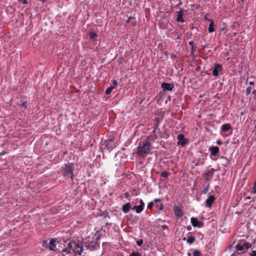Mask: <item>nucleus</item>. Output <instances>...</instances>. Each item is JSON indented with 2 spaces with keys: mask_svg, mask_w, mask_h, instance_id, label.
<instances>
[{
  "mask_svg": "<svg viewBox=\"0 0 256 256\" xmlns=\"http://www.w3.org/2000/svg\"><path fill=\"white\" fill-rule=\"evenodd\" d=\"M72 251L74 256H81L84 250L82 244L78 242L70 241L68 244L67 247L62 250V253L66 252V254H70Z\"/></svg>",
  "mask_w": 256,
  "mask_h": 256,
  "instance_id": "nucleus-1",
  "label": "nucleus"
},
{
  "mask_svg": "<svg viewBox=\"0 0 256 256\" xmlns=\"http://www.w3.org/2000/svg\"><path fill=\"white\" fill-rule=\"evenodd\" d=\"M151 143L148 140L140 143L137 148V154L142 158H146L150 152Z\"/></svg>",
  "mask_w": 256,
  "mask_h": 256,
  "instance_id": "nucleus-2",
  "label": "nucleus"
},
{
  "mask_svg": "<svg viewBox=\"0 0 256 256\" xmlns=\"http://www.w3.org/2000/svg\"><path fill=\"white\" fill-rule=\"evenodd\" d=\"M74 168V164H64V176H70L72 179V177L74 176L73 172Z\"/></svg>",
  "mask_w": 256,
  "mask_h": 256,
  "instance_id": "nucleus-3",
  "label": "nucleus"
},
{
  "mask_svg": "<svg viewBox=\"0 0 256 256\" xmlns=\"http://www.w3.org/2000/svg\"><path fill=\"white\" fill-rule=\"evenodd\" d=\"M84 246L88 249H89L90 250H93L96 249L98 244V242L92 241L84 242Z\"/></svg>",
  "mask_w": 256,
  "mask_h": 256,
  "instance_id": "nucleus-4",
  "label": "nucleus"
},
{
  "mask_svg": "<svg viewBox=\"0 0 256 256\" xmlns=\"http://www.w3.org/2000/svg\"><path fill=\"white\" fill-rule=\"evenodd\" d=\"M178 142L177 144L184 147L186 144H188V140L185 138L184 136L182 134H179L178 136Z\"/></svg>",
  "mask_w": 256,
  "mask_h": 256,
  "instance_id": "nucleus-5",
  "label": "nucleus"
},
{
  "mask_svg": "<svg viewBox=\"0 0 256 256\" xmlns=\"http://www.w3.org/2000/svg\"><path fill=\"white\" fill-rule=\"evenodd\" d=\"M190 220L194 227L202 228L204 225V223L202 221L198 220L196 218H192Z\"/></svg>",
  "mask_w": 256,
  "mask_h": 256,
  "instance_id": "nucleus-6",
  "label": "nucleus"
},
{
  "mask_svg": "<svg viewBox=\"0 0 256 256\" xmlns=\"http://www.w3.org/2000/svg\"><path fill=\"white\" fill-rule=\"evenodd\" d=\"M186 10L183 8H181L179 11L177 12V18H176V20L178 22H184V20L183 18L184 14Z\"/></svg>",
  "mask_w": 256,
  "mask_h": 256,
  "instance_id": "nucleus-7",
  "label": "nucleus"
},
{
  "mask_svg": "<svg viewBox=\"0 0 256 256\" xmlns=\"http://www.w3.org/2000/svg\"><path fill=\"white\" fill-rule=\"evenodd\" d=\"M161 87L164 91H172L174 88V85L172 84L163 82Z\"/></svg>",
  "mask_w": 256,
  "mask_h": 256,
  "instance_id": "nucleus-8",
  "label": "nucleus"
},
{
  "mask_svg": "<svg viewBox=\"0 0 256 256\" xmlns=\"http://www.w3.org/2000/svg\"><path fill=\"white\" fill-rule=\"evenodd\" d=\"M222 70V66L220 64H216L212 70V74L214 76H216L218 75V72Z\"/></svg>",
  "mask_w": 256,
  "mask_h": 256,
  "instance_id": "nucleus-9",
  "label": "nucleus"
},
{
  "mask_svg": "<svg viewBox=\"0 0 256 256\" xmlns=\"http://www.w3.org/2000/svg\"><path fill=\"white\" fill-rule=\"evenodd\" d=\"M214 200L215 197L214 196H210L206 200V206L208 208H210L212 204L214 202Z\"/></svg>",
  "mask_w": 256,
  "mask_h": 256,
  "instance_id": "nucleus-10",
  "label": "nucleus"
},
{
  "mask_svg": "<svg viewBox=\"0 0 256 256\" xmlns=\"http://www.w3.org/2000/svg\"><path fill=\"white\" fill-rule=\"evenodd\" d=\"M210 156H216L219 153V148L218 146H211L209 148Z\"/></svg>",
  "mask_w": 256,
  "mask_h": 256,
  "instance_id": "nucleus-11",
  "label": "nucleus"
},
{
  "mask_svg": "<svg viewBox=\"0 0 256 256\" xmlns=\"http://www.w3.org/2000/svg\"><path fill=\"white\" fill-rule=\"evenodd\" d=\"M174 213L175 216L178 218H180L184 215V212L182 209L179 207H176L174 210Z\"/></svg>",
  "mask_w": 256,
  "mask_h": 256,
  "instance_id": "nucleus-12",
  "label": "nucleus"
},
{
  "mask_svg": "<svg viewBox=\"0 0 256 256\" xmlns=\"http://www.w3.org/2000/svg\"><path fill=\"white\" fill-rule=\"evenodd\" d=\"M131 204L130 202L126 203V204H124L122 206V210L124 213L127 214L128 213L130 209L131 208Z\"/></svg>",
  "mask_w": 256,
  "mask_h": 256,
  "instance_id": "nucleus-13",
  "label": "nucleus"
},
{
  "mask_svg": "<svg viewBox=\"0 0 256 256\" xmlns=\"http://www.w3.org/2000/svg\"><path fill=\"white\" fill-rule=\"evenodd\" d=\"M107 146L108 149L110 150H112L116 146V144L114 142V139H111L108 140L107 142Z\"/></svg>",
  "mask_w": 256,
  "mask_h": 256,
  "instance_id": "nucleus-14",
  "label": "nucleus"
},
{
  "mask_svg": "<svg viewBox=\"0 0 256 256\" xmlns=\"http://www.w3.org/2000/svg\"><path fill=\"white\" fill-rule=\"evenodd\" d=\"M56 240L54 239V238H52L50 242H49V244H50V249L51 250H54V251H56Z\"/></svg>",
  "mask_w": 256,
  "mask_h": 256,
  "instance_id": "nucleus-15",
  "label": "nucleus"
},
{
  "mask_svg": "<svg viewBox=\"0 0 256 256\" xmlns=\"http://www.w3.org/2000/svg\"><path fill=\"white\" fill-rule=\"evenodd\" d=\"M232 129V126L229 124H226L222 126L221 130L224 132H226Z\"/></svg>",
  "mask_w": 256,
  "mask_h": 256,
  "instance_id": "nucleus-16",
  "label": "nucleus"
},
{
  "mask_svg": "<svg viewBox=\"0 0 256 256\" xmlns=\"http://www.w3.org/2000/svg\"><path fill=\"white\" fill-rule=\"evenodd\" d=\"M210 22V24L209 27L208 28V30L209 32H212L215 30V28L214 27V22L212 20H208Z\"/></svg>",
  "mask_w": 256,
  "mask_h": 256,
  "instance_id": "nucleus-17",
  "label": "nucleus"
},
{
  "mask_svg": "<svg viewBox=\"0 0 256 256\" xmlns=\"http://www.w3.org/2000/svg\"><path fill=\"white\" fill-rule=\"evenodd\" d=\"M89 36L90 39L92 40L93 41H96L97 40V38L98 35L96 34L94 32H92L89 33Z\"/></svg>",
  "mask_w": 256,
  "mask_h": 256,
  "instance_id": "nucleus-18",
  "label": "nucleus"
},
{
  "mask_svg": "<svg viewBox=\"0 0 256 256\" xmlns=\"http://www.w3.org/2000/svg\"><path fill=\"white\" fill-rule=\"evenodd\" d=\"M132 209L135 210L136 212L138 214H139L142 211L144 208L142 206L139 205L138 206H134L132 208Z\"/></svg>",
  "mask_w": 256,
  "mask_h": 256,
  "instance_id": "nucleus-19",
  "label": "nucleus"
},
{
  "mask_svg": "<svg viewBox=\"0 0 256 256\" xmlns=\"http://www.w3.org/2000/svg\"><path fill=\"white\" fill-rule=\"evenodd\" d=\"M212 176V173L210 170H207L206 172L204 174V176L206 178V180L208 181V177Z\"/></svg>",
  "mask_w": 256,
  "mask_h": 256,
  "instance_id": "nucleus-20",
  "label": "nucleus"
},
{
  "mask_svg": "<svg viewBox=\"0 0 256 256\" xmlns=\"http://www.w3.org/2000/svg\"><path fill=\"white\" fill-rule=\"evenodd\" d=\"M195 240H196V239H195L194 237L192 236H189L187 238L186 242L189 244H192L194 242Z\"/></svg>",
  "mask_w": 256,
  "mask_h": 256,
  "instance_id": "nucleus-21",
  "label": "nucleus"
},
{
  "mask_svg": "<svg viewBox=\"0 0 256 256\" xmlns=\"http://www.w3.org/2000/svg\"><path fill=\"white\" fill-rule=\"evenodd\" d=\"M242 246H243L244 250V249L248 250V248H251L252 244H250V243H248V242H244L242 244Z\"/></svg>",
  "mask_w": 256,
  "mask_h": 256,
  "instance_id": "nucleus-22",
  "label": "nucleus"
},
{
  "mask_svg": "<svg viewBox=\"0 0 256 256\" xmlns=\"http://www.w3.org/2000/svg\"><path fill=\"white\" fill-rule=\"evenodd\" d=\"M169 174H170L167 172L164 171L161 172L160 176L164 178H167Z\"/></svg>",
  "mask_w": 256,
  "mask_h": 256,
  "instance_id": "nucleus-23",
  "label": "nucleus"
},
{
  "mask_svg": "<svg viewBox=\"0 0 256 256\" xmlns=\"http://www.w3.org/2000/svg\"><path fill=\"white\" fill-rule=\"evenodd\" d=\"M156 206L160 210H162L164 209L163 204L162 202L158 203L156 205Z\"/></svg>",
  "mask_w": 256,
  "mask_h": 256,
  "instance_id": "nucleus-24",
  "label": "nucleus"
},
{
  "mask_svg": "<svg viewBox=\"0 0 256 256\" xmlns=\"http://www.w3.org/2000/svg\"><path fill=\"white\" fill-rule=\"evenodd\" d=\"M114 88V86H110L108 88L106 92H105V94H110V92H112V90Z\"/></svg>",
  "mask_w": 256,
  "mask_h": 256,
  "instance_id": "nucleus-25",
  "label": "nucleus"
},
{
  "mask_svg": "<svg viewBox=\"0 0 256 256\" xmlns=\"http://www.w3.org/2000/svg\"><path fill=\"white\" fill-rule=\"evenodd\" d=\"M130 256H142V254L138 252H133L130 254Z\"/></svg>",
  "mask_w": 256,
  "mask_h": 256,
  "instance_id": "nucleus-26",
  "label": "nucleus"
},
{
  "mask_svg": "<svg viewBox=\"0 0 256 256\" xmlns=\"http://www.w3.org/2000/svg\"><path fill=\"white\" fill-rule=\"evenodd\" d=\"M236 248L238 250H242L244 249V248L242 246V244H238L236 246Z\"/></svg>",
  "mask_w": 256,
  "mask_h": 256,
  "instance_id": "nucleus-27",
  "label": "nucleus"
},
{
  "mask_svg": "<svg viewBox=\"0 0 256 256\" xmlns=\"http://www.w3.org/2000/svg\"><path fill=\"white\" fill-rule=\"evenodd\" d=\"M200 252L198 250H194L193 252V256H201Z\"/></svg>",
  "mask_w": 256,
  "mask_h": 256,
  "instance_id": "nucleus-28",
  "label": "nucleus"
},
{
  "mask_svg": "<svg viewBox=\"0 0 256 256\" xmlns=\"http://www.w3.org/2000/svg\"><path fill=\"white\" fill-rule=\"evenodd\" d=\"M251 90H252V88L250 86H248L246 90V96H248L250 94L251 92Z\"/></svg>",
  "mask_w": 256,
  "mask_h": 256,
  "instance_id": "nucleus-29",
  "label": "nucleus"
},
{
  "mask_svg": "<svg viewBox=\"0 0 256 256\" xmlns=\"http://www.w3.org/2000/svg\"><path fill=\"white\" fill-rule=\"evenodd\" d=\"M154 204L152 202H149L148 204V208L150 209V210L152 209V208L154 206Z\"/></svg>",
  "mask_w": 256,
  "mask_h": 256,
  "instance_id": "nucleus-30",
  "label": "nucleus"
},
{
  "mask_svg": "<svg viewBox=\"0 0 256 256\" xmlns=\"http://www.w3.org/2000/svg\"><path fill=\"white\" fill-rule=\"evenodd\" d=\"M209 190V186H207L202 190V193L203 194H206Z\"/></svg>",
  "mask_w": 256,
  "mask_h": 256,
  "instance_id": "nucleus-31",
  "label": "nucleus"
},
{
  "mask_svg": "<svg viewBox=\"0 0 256 256\" xmlns=\"http://www.w3.org/2000/svg\"><path fill=\"white\" fill-rule=\"evenodd\" d=\"M143 244V240L142 239H140V240H138L137 242H136V244L138 246H140L142 244Z\"/></svg>",
  "mask_w": 256,
  "mask_h": 256,
  "instance_id": "nucleus-32",
  "label": "nucleus"
},
{
  "mask_svg": "<svg viewBox=\"0 0 256 256\" xmlns=\"http://www.w3.org/2000/svg\"><path fill=\"white\" fill-rule=\"evenodd\" d=\"M134 19L133 17L130 16L128 18L127 20L126 21V23H130L132 20Z\"/></svg>",
  "mask_w": 256,
  "mask_h": 256,
  "instance_id": "nucleus-33",
  "label": "nucleus"
},
{
  "mask_svg": "<svg viewBox=\"0 0 256 256\" xmlns=\"http://www.w3.org/2000/svg\"><path fill=\"white\" fill-rule=\"evenodd\" d=\"M112 84H114L113 86H114V87L118 84V82H117L116 80H112Z\"/></svg>",
  "mask_w": 256,
  "mask_h": 256,
  "instance_id": "nucleus-34",
  "label": "nucleus"
},
{
  "mask_svg": "<svg viewBox=\"0 0 256 256\" xmlns=\"http://www.w3.org/2000/svg\"><path fill=\"white\" fill-rule=\"evenodd\" d=\"M252 192L254 193V194H256V182L254 186V190Z\"/></svg>",
  "mask_w": 256,
  "mask_h": 256,
  "instance_id": "nucleus-35",
  "label": "nucleus"
},
{
  "mask_svg": "<svg viewBox=\"0 0 256 256\" xmlns=\"http://www.w3.org/2000/svg\"><path fill=\"white\" fill-rule=\"evenodd\" d=\"M140 206H142L144 208V202L142 201V200H140Z\"/></svg>",
  "mask_w": 256,
  "mask_h": 256,
  "instance_id": "nucleus-36",
  "label": "nucleus"
},
{
  "mask_svg": "<svg viewBox=\"0 0 256 256\" xmlns=\"http://www.w3.org/2000/svg\"><path fill=\"white\" fill-rule=\"evenodd\" d=\"M154 202H156L160 203L161 202V200L159 198H156L154 200Z\"/></svg>",
  "mask_w": 256,
  "mask_h": 256,
  "instance_id": "nucleus-37",
  "label": "nucleus"
},
{
  "mask_svg": "<svg viewBox=\"0 0 256 256\" xmlns=\"http://www.w3.org/2000/svg\"><path fill=\"white\" fill-rule=\"evenodd\" d=\"M251 256H256V250H253L251 254Z\"/></svg>",
  "mask_w": 256,
  "mask_h": 256,
  "instance_id": "nucleus-38",
  "label": "nucleus"
},
{
  "mask_svg": "<svg viewBox=\"0 0 256 256\" xmlns=\"http://www.w3.org/2000/svg\"><path fill=\"white\" fill-rule=\"evenodd\" d=\"M188 44L190 46L192 47V46H194V44L192 41H190L188 42Z\"/></svg>",
  "mask_w": 256,
  "mask_h": 256,
  "instance_id": "nucleus-39",
  "label": "nucleus"
},
{
  "mask_svg": "<svg viewBox=\"0 0 256 256\" xmlns=\"http://www.w3.org/2000/svg\"><path fill=\"white\" fill-rule=\"evenodd\" d=\"M20 106H21L22 107L26 108V102H23L20 104Z\"/></svg>",
  "mask_w": 256,
  "mask_h": 256,
  "instance_id": "nucleus-40",
  "label": "nucleus"
},
{
  "mask_svg": "<svg viewBox=\"0 0 256 256\" xmlns=\"http://www.w3.org/2000/svg\"><path fill=\"white\" fill-rule=\"evenodd\" d=\"M196 50V48H194V46H192L191 48V52L193 53Z\"/></svg>",
  "mask_w": 256,
  "mask_h": 256,
  "instance_id": "nucleus-41",
  "label": "nucleus"
},
{
  "mask_svg": "<svg viewBox=\"0 0 256 256\" xmlns=\"http://www.w3.org/2000/svg\"><path fill=\"white\" fill-rule=\"evenodd\" d=\"M216 144L218 145H220L222 144V142L220 140H218L216 142Z\"/></svg>",
  "mask_w": 256,
  "mask_h": 256,
  "instance_id": "nucleus-42",
  "label": "nucleus"
},
{
  "mask_svg": "<svg viewBox=\"0 0 256 256\" xmlns=\"http://www.w3.org/2000/svg\"><path fill=\"white\" fill-rule=\"evenodd\" d=\"M20 2H22L23 4H27L28 2L26 0H18Z\"/></svg>",
  "mask_w": 256,
  "mask_h": 256,
  "instance_id": "nucleus-43",
  "label": "nucleus"
},
{
  "mask_svg": "<svg viewBox=\"0 0 256 256\" xmlns=\"http://www.w3.org/2000/svg\"><path fill=\"white\" fill-rule=\"evenodd\" d=\"M186 229H187L188 230H190L191 229H192L191 226H188L187 228H186Z\"/></svg>",
  "mask_w": 256,
  "mask_h": 256,
  "instance_id": "nucleus-44",
  "label": "nucleus"
},
{
  "mask_svg": "<svg viewBox=\"0 0 256 256\" xmlns=\"http://www.w3.org/2000/svg\"><path fill=\"white\" fill-rule=\"evenodd\" d=\"M249 84H250V85H251V86H253V85H254V82H252V81H251V82H250Z\"/></svg>",
  "mask_w": 256,
  "mask_h": 256,
  "instance_id": "nucleus-45",
  "label": "nucleus"
},
{
  "mask_svg": "<svg viewBox=\"0 0 256 256\" xmlns=\"http://www.w3.org/2000/svg\"><path fill=\"white\" fill-rule=\"evenodd\" d=\"M252 94L256 96V90L252 92Z\"/></svg>",
  "mask_w": 256,
  "mask_h": 256,
  "instance_id": "nucleus-46",
  "label": "nucleus"
},
{
  "mask_svg": "<svg viewBox=\"0 0 256 256\" xmlns=\"http://www.w3.org/2000/svg\"><path fill=\"white\" fill-rule=\"evenodd\" d=\"M167 228V226H166V225H164V226H162V228L163 229H165V228Z\"/></svg>",
  "mask_w": 256,
  "mask_h": 256,
  "instance_id": "nucleus-47",
  "label": "nucleus"
},
{
  "mask_svg": "<svg viewBox=\"0 0 256 256\" xmlns=\"http://www.w3.org/2000/svg\"><path fill=\"white\" fill-rule=\"evenodd\" d=\"M250 196H247L246 198V200H250Z\"/></svg>",
  "mask_w": 256,
  "mask_h": 256,
  "instance_id": "nucleus-48",
  "label": "nucleus"
},
{
  "mask_svg": "<svg viewBox=\"0 0 256 256\" xmlns=\"http://www.w3.org/2000/svg\"><path fill=\"white\" fill-rule=\"evenodd\" d=\"M132 23L133 24V25H134V26L136 24V21H134Z\"/></svg>",
  "mask_w": 256,
  "mask_h": 256,
  "instance_id": "nucleus-49",
  "label": "nucleus"
},
{
  "mask_svg": "<svg viewBox=\"0 0 256 256\" xmlns=\"http://www.w3.org/2000/svg\"><path fill=\"white\" fill-rule=\"evenodd\" d=\"M44 243H46H46H47V242H46V241H44H44H43V244H44Z\"/></svg>",
  "mask_w": 256,
  "mask_h": 256,
  "instance_id": "nucleus-50",
  "label": "nucleus"
},
{
  "mask_svg": "<svg viewBox=\"0 0 256 256\" xmlns=\"http://www.w3.org/2000/svg\"><path fill=\"white\" fill-rule=\"evenodd\" d=\"M42 0V2H46L47 0Z\"/></svg>",
  "mask_w": 256,
  "mask_h": 256,
  "instance_id": "nucleus-51",
  "label": "nucleus"
}]
</instances>
